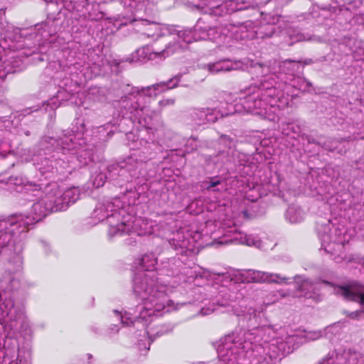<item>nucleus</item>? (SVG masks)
<instances>
[{
	"mask_svg": "<svg viewBox=\"0 0 364 364\" xmlns=\"http://www.w3.org/2000/svg\"><path fill=\"white\" fill-rule=\"evenodd\" d=\"M157 260L154 254L150 253L142 257L141 264L145 270L150 272L135 277L133 291L141 301L136 309L129 308L123 312L114 311L123 324L129 326L136 322L152 321L154 316H160L176 309L173 302L167 298V287L160 283L151 272L155 269Z\"/></svg>",
	"mask_w": 364,
	"mask_h": 364,
	"instance_id": "f257e3e1",
	"label": "nucleus"
},
{
	"mask_svg": "<svg viewBox=\"0 0 364 364\" xmlns=\"http://www.w3.org/2000/svg\"><path fill=\"white\" fill-rule=\"evenodd\" d=\"M176 31L175 28L167 25L156 23H149L146 29V33L148 36L158 37L169 35L173 41L170 42L161 53H151L148 48H139L133 54L132 60L143 62L146 59L152 60L161 55L165 58L180 49L186 48L187 45L193 41L207 38L215 41L217 38L215 35L218 33L216 28H210L208 33L203 31L201 34L193 33L191 30H184L175 33Z\"/></svg>",
	"mask_w": 364,
	"mask_h": 364,
	"instance_id": "f03ea898",
	"label": "nucleus"
},
{
	"mask_svg": "<svg viewBox=\"0 0 364 364\" xmlns=\"http://www.w3.org/2000/svg\"><path fill=\"white\" fill-rule=\"evenodd\" d=\"M250 333H240L226 336L222 345L218 347L219 360L218 364H236L238 360L239 349L241 353H249V357H259L265 359V355L271 358L277 355L274 352L275 346L266 343H261L259 338L254 337Z\"/></svg>",
	"mask_w": 364,
	"mask_h": 364,
	"instance_id": "7ed1b4c3",
	"label": "nucleus"
},
{
	"mask_svg": "<svg viewBox=\"0 0 364 364\" xmlns=\"http://www.w3.org/2000/svg\"><path fill=\"white\" fill-rule=\"evenodd\" d=\"M279 95V92L274 87L268 89L263 95V99L256 100L255 97H249L242 103L246 112H250L259 115L270 121H274L277 118L279 109L286 107L289 103L287 97Z\"/></svg>",
	"mask_w": 364,
	"mask_h": 364,
	"instance_id": "20e7f679",
	"label": "nucleus"
},
{
	"mask_svg": "<svg viewBox=\"0 0 364 364\" xmlns=\"http://www.w3.org/2000/svg\"><path fill=\"white\" fill-rule=\"evenodd\" d=\"M120 205L119 199L114 198L112 201L97 204L92 213L93 218L99 221L107 220L110 237L119 235L121 232L120 224L126 211L124 208H119Z\"/></svg>",
	"mask_w": 364,
	"mask_h": 364,
	"instance_id": "39448f33",
	"label": "nucleus"
},
{
	"mask_svg": "<svg viewBox=\"0 0 364 364\" xmlns=\"http://www.w3.org/2000/svg\"><path fill=\"white\" fill-rule=\"evenodd\" d=\"M18 321L20 323L19 331L24 337L32 334V326L22 309H16L11 298L7 299L0 294V322L6 323Z\"/></svg>",
	"mask_w": 364,
	"mask_h": 364,
	"instance_id": "423d86ee",
	"label": "nucleus"
},
{
	"mask_svg": "<svg viewBox=\"0 0 364 364\" xmlns=\"http://www.w3.org/2000/svg\"><path fill=\"white\" fill-rule=\"evenodd\" d=\"M120 227L121 232L119 235L127 233L128 235L133 234L137 236H144L156 233L157 231L156 222L141 218H136L130 215H124Z\"/></svg>",
	"mask_w": 364,
	"mask_h": 364,
	"instance_id": "0eeeda50",
	"label": "nucleus"
},
{
	"mask_svg": "<svg viewBox=\"0 0 364 364\" xmlns=\"http://www.w3.org/2000/svg\"><path fill=\"white\" fill-rule=\"evenodd\" d=\"M63 205L53 200L51 192L47 193L33 204L30 215L21 223L24 225H31L41 220L48 212L63 210Z\"/></svg>",
	"mask_w": 364,
	"mask_h": 364,
	"instance_id": "6e6552de",
	"label": "nucleus"
},
{
	"mask_svg": "<svg viewBox=\"0 0 364 364\" xmlns=\"http://www.w3.org/2000/svg\"><path fill=\"white\" fill-rule=\"evenodd\" d=\"M320 238L325 251L331 254L340 250L348 240L346 235L341 230L337 229L331 230L330 234H323L320 236Z\"/></svg>",
	"mask_w": 364,
	"mask_h": 364,
	"instance_id": "1a4fd4ad",
	"label": "nucleus"
},
{
	"mask_svg": "<svg viewBox=\"0 0 364 364\" xmlns=\"http://www.w3.org/2000/svg\"><path fill=\"white\" fill-rule=\"evenodd\" d=\"M242 276L243 282H276L285 283L286 278L277 274H270L268 272L249 269L245 271Z\"/></svg>",
	"mask_w": 364,
	"mask_h": 364,
	"instance_id": "9d476101",
	"label": "nucleus"
},
{
	"mask_svg": "<svg viewBox=\"0 0 364 364\" xmlns=\"http://www.w3.org/2000/svg\"><path fill=\"white\" fill-rule=\"evenodd\" d=\"M50 191L53 200H55L57 203L63 205L64 208L63 210H65L69 204H73L77 201L80 196L79 190L76 188L67 190L62 195L61 191L58 188L57 185L53 184L52 185Z\"/></svg>",
	"mask_w": 364,
	"mask_h": 364,
	"instance_id": "9b49d317",
	"label": "nucleus"
},
{
	"mask_svg": "<svg viewBox=\"0 0 364 364\" xmlns=\"http://www.w3.org/2000/svg\"><path fill=\"white\" fill-rule=\"evenodd\" d=\"M221 243L227 244V243H238V244H242L246 245L248 246H255L258 248L264 249L267 250L269 247H272V245H267L265 242V241L262 240H258L256 239L255 237H253L252 235H247L246 234H244L240 232H232V236L231 239L228 241H222Z\"/></svg>",
	"mask_w": 364,
	"mask_h": 364,
	"instance_id": "f8f14e48",
	"label": "nucleus"
},
{
	"mask_svg": "<svg viewBox=\"0 0 364 364\" xmlns=\"http://www.w3.org/2000/svg\"><path fill=\"white\" fill-rule=\"evenodd\" d=\"M210 73L215 74L220 72H227L242 68L240 62H232L230 60H223L205 66Z\"/></svg>",
	"mask_w": 364,
	"mask_h": 364,
	"instance_id": "ddd939ff",
	"label": "nucleus"
},
{
	"mask_svg": "<svg viewBox=\"0 0 364 364\" xmlns=\"http://www.w3.org/2000/svg\"><path fill=\"white\" fill-rule=\"evenodd\" d=\"M190 235L189 233H187L186 236H185L183 232H178L173 239V245L181 248L193 251L196 248V238L199 237L200 235L196 232L193 237L188 238Z\"/></svg>",
	"mask_w": 364,
	"mask_h": 364,
	"instance_id": "4468645a",
	"label": "nucleus"
},
{
	"mask_svg": "<svg viewBox=\"0 0 364 364\" xmlns=\"http://www.w3.org/2000/svg\"><path fill=\"white\" fill-rule=\"evenodd\" d=\"M178 78L175 77L171 79L168 82H161L151 87H148L141 90V93L140 94V97L144 95H151L152 94L156 96L159 92L164 91L167 89H171L175 87L178 84Z\"/></svg>",
	"mask_w": 364,
	"mask_h": 364,
	"instance_id": "2eb2a0df",
	"label": "nucleus"
},
{
	"mask_svg": "<svg viewBox=\"0 0 364 364\" xmlns=\"http://www.w3.org/2000/svg\"><path fill=\"white\" fill-rule=\"evenodd\" d=\"M338 294L343 296L348 300H352L360 304L364 310V294L361 291H357L353 287H339Z\"/></svg>",
	"mask_w": 364,
	"mask_h": 364,
	"instance_id": "dca6fc26",
	"label": "nucleus"
},
{
	"mask_svg": "<svg viewBox=\"0 0 364 364\" xmlns=\"http://www.w3.org/2000/svg\"><path fill=\"white\" fill-rule=\"evenodd\" d=\"M192 117L198 124L214 122L218 118V116L215 112L208 108L196 110L193 112Z\"/></svg>",
	"mask_w": 364,
	"mask_h": 364,
	"instance_id": "f3484780",
	"label": "nucleus"
},
{
	"mask_svg": "<svg viewBox=\"0 0 364 364\" xmlns=\"http://www.w3.org/2000/svg\"><path fill=\"white\" fill-rule=\"evenodd\" d=\"M124 6L130 11L136 14L146 13V1L144 0H124Z\"/></svg>",
	"mask_w": 364,
	"mask_h": 364,
	"instance_id": "a211bd4d",
	"label": "nucleus"
},
{
	"mask_svg": "<svg viewBox=\"0 0 364 364\" xmlns=\"http://www.w3.org/2000/svg\"><path fill=\"white\" fill-rule=\"evenodd\" d=\"M286 218L291 223H299L304 220V213L299 208L289 207L287 210Z\"/></svg>",
	"mask_w": 364,
	"mask_h": 364,
	"instance_id": "6ab92c4d",
	"label": "nucleus"
},
{
	"mask_svg": "<svg viewBox=\"0 0 364 364\" xmlns=\"http://www.w3.org/2000/svg\"><path fill=\"white\" fill-rule=\"evenodd\" d=\"M296 284H299V289L301 291L314 289V284L309 280L303 279L301 277H296Z\"/></svg>",
	"mask_w": 364,
	"mask_h": 364,
	"instance_id": "aec40b11",
	"label": "nucleus"
},
{
	"mask_svg": "<svg viewBox=\"0 0 364 364\" xmlns=\"http://www.w3.org/2000/svg\"><path fill=\"white\" fill-rule=\"evenodd\" d=\"M321 336V332L318 331H314V332H309L305 335V338L308 341H313L316 340Z\"/></svg>",
	"mask_w": 364,
	"mask_h": 364,
	"instance_id": "412c9836",
	"label": "nucleus"
},
{
	"mask_svg": "<svg viewBox=\"0 0 364 364\" xmlns=\"http://www.w3.org/2000/svg\"><path fill=\"white\" fill-rule=\"evenodd\" d=\"M99 178H100V180L97 181V179L94 181V185L96 186V187H100V186H102L103 184H104V176L103 175H100L99 176Z\"/></svg>",
	"mask_w": 364,
	"mask_h": 364,
	"instance_id": "4be33fe9",
	"label": "nucleus"
},
{
	"mask_svg": "<svg viewBox=\"0 0 364 364\" xmlns=\"http://www.w3.org/2000/svg\"><path fill=\"white\" fill-rule=\"evenodd\" d=\"M233 307V313L237 315V316H242L245 314V309H238L237 308H235V306Z\"/></svg>",
	"mask_w": 364,
	"mask_h": 364,
	"instance_id": "5701e85b",
	"label": "nucleus"
},
{
	"mask_svg": "<svg viewBox=\"0 0 364 364\" xmlns=\"http://www.w3.org/2000/svg\"><path fill=\"white\" fill-rule=\"evenodd\" d=\"M290 38L294 41H300L304 39L300 34H297L296 36L290 35Z\"/></svg>",
	"mask_w": 364,
	"mask_h": 364,
	"instance_id": "b1692460",
	"label": "nucleus"
},
{
	"mask_svg": "<svg viewBox=\"0 0 364 364\" xmlns=\"http://www.w3.org/2000/svg\"><path fill=\"white\" fill-rule=\"evenodd\" d=\"M218 309L216 308H213L212 309H206L205 308H203L201 309V313L203 314V315H208L209 314H210L211 312H213L215 311H216Z\"/></svg>",
	"mask_w": 364,
	"mask_h": 364,
	"instance_id": "393cba45",
	"label": "nucleus"
},
{
	"mask_svg": "<svg viewBox=\"0 0 364 364\" xmlns=\"http://www.w3.org/2000/svg\"><path fill=\"white\" fill-rule=\"evenodd\" d=\"M160 103L163 105H172L173 104V100H162L160 102Z\"/></svg>",
	"mask_w": 364,
	"mask_h": 364,
	"instance_id": "a878e982",
	"label": "nucleus"
},
{
	"mask_svg": "<svg viewBox=\"0 0 364 364\" xmlns=\"http://www.w3.org/2000/svg\"><path fill=\"white\" fill-rule=\"evenodd\" d=\"M240 9H241V7H237V6L231 7V8L227 9V12H233L235 11L240 10Z\"/></svg>",
	"mask_w": 364,
	"mask_h": 364,
	"instance_id": "bb28decb",
	"label": "nucleus"
},
{
	"mask_svg": "<svg viewBox=\"0 0 364 364\" xmlns=\"http://www.w3.org/2000/svg\"><path fill=\"white\" fill-rule=\"evenodd\" d=\"M220 183L219 181H211L208 188H213Z\"/></svg>",
	"mask_w": 364,
	"mask_h": 364,
	"instance_id": "cd10ccee",
	"label": "nucleus"
},
{
	"mask_svg": "<svg viewBox=\"0 0 364 364\" xmlns=\"http://www.w3.org/2000/svg\"><path fill=\"white\" fill-rule=\"evenodd\" d=\"M209 1V5L212 6V7H214L215 3H218L220 1H223V0H208Z\"/></svg>",
	"mask_w": 364,
	"mask_h": 364,
	"instance_id": "c85d7f7f",
	"label": "nucleus"
},
{
	"mask_svg": "<svg viewBox=\"0 0 364 364\" xmlns=\"http://www.w3.org/2000/svg\"><path fill=\"white\" fill-rule=\"evenodd\" d=\"M31 184H26L23 186V189L25 190L26 191H28L31 189Z\"/></svg>",
	"mask_w": 364,
	"mask_h": 364,
	"instance_id": "c756f323",
	"label": "nucleus"
},
{
	"mask_svg": "<svg viewBox=\"0 0 364 364\" xmlns=\"http://www.w3.org/2000/svg\"><path fill=\"white\" fill-rule=\"evenodd\" d=\"M6 221H1L0 222V227L6 226Z\"/></svg>",
	"mask_w": 364,
	"mask_h": 364,
	"instance_id": "7c9ffc66",
	"label": "nucleus"
},
{
	"mask_svg": "<svg viewBox=\"0 0 364 364\" xmlns=\"http://www.w3.org/2000/svg\"><path fill=\"white\" fill-rule=\"evenodd\" d=\"M304 296L311 298V297H312V295L310 293L305 292L304 293Z\"/></svg>",
	"mask_w": 364,
	"mask_h": 364,
	"instance_id": "2f4dec72",
	"label": "nucleus"
},
{
	"mask_svg": "<svg viewBox=\"0 0 364 364\" xmlns=\"http://www.w3.org/2000/svg\"><path fill=\"white\" fill-rule=\"evenodd\" d=\"M227 4H228V2H226L225 4L219 5L218 7V8H222V7L226 6Z\"/></svg>",
	"mask_w": 364,
	"mask_h": 364,
	"instance_id": "473e14b6",
	"label": "nucleus"
},
{
	"mask_svg": "<svg viewBox=\"0 0 364 364\" xmlns=\"http://www.w3.org/2000/svg\"><path fill=\"white\" fill-rule=\"evenodd\" d=\"M132 161H133L132 158H129V159H127V163H128V164H131V163L132 162Z\"/></svg>",
	"mask_w": 364,
	"mask_h": 364,
	"instance_id": "72a5a7b5",
	"label": "nucleus"
},
{
	"mask_svg": "<svg viewBox=\"0 0 364 364\" xmlns=\"http://www.w3.org/2000/svg\"><path fill=\"white\" fill-rule=\"evenodd\" d=\"M291 340L294 341V336H291V338H289Z\"/></svg>",
	"mask_w": 364,
	"mask_h": 364,
	"instance_id": "f704fd0d",
	"label": "nucleus"
},
{
	"mask_svg": "<svg viewBox=\"0 0 364 364\" xmlns=\"http://www.w3.org/2000/svg\"><path fill=\"white\" fill-rule=\"evenodd\" d=\"M283 133L287 134V135H289V132H284V131H283Z\"/></svg>",
	"mask_w": 364,
	"mask_h": 364,
	"instance_id": "c9c22d12",
	"label": "nucleus"
}]
</instances>
